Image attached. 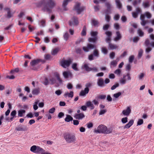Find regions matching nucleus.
<instances>
[{
  "instance_id": "obj_14",
  "label": "nucleus",
  "mask_w": 154,
  "mask_h": 154,
  "mask_svg": "<svg viewBox=\"0 0 154 154\" xmlns=\"http://www.w3.org/2000/svg\"><path fill=\"white\" fill-rule=\"evenodd\" d=\"M95 46L94 45L91 44H88L87 47H84L83 48V50L85 52L88 51L89 50L93 49L95 48Z\"/></svg>"
},
{
  "instance_id": "obj_24",
  "label": "nucleus",
  "mask_w": 154,
  "mask_h": 154,
  "mask_svg": "<svg viewBox=\"0 0 154 154\" xmlns=\"http://www.w3.org/2000/svg\"><path fill=\"white\" fill-rule=\"evenodd\" d=\"M151 0H146L143 2L142 5L144 8H148L150 6L149 2Z\"/></svg>"
},
{
  "instance_id": "obj_60",
  "label": "nucleus",
  "mask_w": 154,
  "mask_h": 154,
  "mask_svg": "<svg viewBox=\"0 0 154 154\" xmlns=\"http://www.w3.org/2000/svg\"><path fill=\"white\" fill-rule=\"evenodd\" d=\"M119 84L118 83H117L114 85H113L111 88V89L112 90H114L117 87L119 86Z\"/></svg>"
},
{
  "instance_id": "obj_23",
  "label": "nucleus",
  "mask_w": 154,
  "mask_h": 154,
  "mask_svg": "<svg viewBox=\"0 0 154 154\" xmlns=\"http://www.w3.org/2000/svg\"><path fill=\"white\" fill-rule=\"evenodd\" d=\"M97 84L99 86L101 87H104L105 86L104 80L102 78H100L98 79Z\"/></svg>"
},
{
  "instance_id": "obj_21",
  "label": "nucleus",
  "mask_w": 154,
  "mask_h": 154,
  "mask_svg": "<svg viewBox=\"0 0 154 154\" xmlns=\"http://www.w3.org/2000/svg\"><path fill=\"white\" fill-rule=\"evenodd\" d=\"M116 36L114 38V40L115 41L117 42L121 39L122 36L120 32L119 31L116 32Z\"/></svg>"
},
{
  "instance_id": "obj_58",
  "label": "nucleus",
  "mask_w": 154,
  "mask_h": 154,
  "mask_svg": "<svg viewBox=\"0 0 154 154\" xmlns=\"http://www.w3.org/2000/svg\"><path fill=\"white\" fill-rule=\"evenodd\" d=\"M134 56L133 55L130 56L128 59L129 62L130 63H132L134 58Z\"/></svg>"
},
{
  "instance_id": "obj_42",
  "label": "nucleus",
  "mask_w": 154,
  "mask_h": 154,
  "mask_svg": "<svg viewBox=\"0 0 154 154\" xmlns=\"http://www.w3.org/2000/svg\"><path fill=\"white\" fill-rule=\"evenodd\" d=\"M121 70L119 69H116L114 72V73L119 76H120L121 74Z\"/></svg>"
},
{
  "instance_id": "obj_46",
  "label": "nucleus",
  "mask_w": 154,
  "mask_h": 154,
  "mask_svg": "<svg viewBox=\"0 0 154 154\" xmlns=\"http://www.w3.org/2000/svg\"><path fill=\"white\" fill-rule=\"evenodd\" d=\"M77 64L76 63H74L72 64V68L74 70L76 71H79V69L77 67Z\"/></svg>"
},
{
  "instance_id": "obj_52",
  "label": "nucleus",
  "mask_w": 154,
  "mask_h": 154,
  "mask_svg": "<svg viewBox=\"0 0 154 154\" xmlns=\"http://www.w3.org/2000/svg\"><path fill=\"white\" fill-rule=\"evenodd\" d=\"M141 1V0H135L133 2V5L134 7H135L138 4H140Z\"/></svg>"
},
{
  "instance_id": "obj_50",
  "label": "nucleus",
  "mask_w": 154,
  "mask_h": 154,
  "mask_svg": "<svg viewBox=\"0 0 154 154\" xmlns=\"http://www.w3.org/2000/svg\"><path fill=\"white\" fill-rule=\"evenodd\" d=\"M49 81L51 82L50 83L51 85H53L56 83V80L54 78H52L49 79Z\"/></svg>"
},
{
  "instance_id": "obj_57",
  "label": "nucleus",
  "mask_w": 154,
  "mask_h": 154,
  "mask_svg": "<svg viewBox=\"0 0 154 154\" xmlns=\"http://www.w3.org/2000/svg\"><path fill=\"white\" fill-rule=\"evenodd\" d=\"M107 111L106 109H100L99 113V115H102L104 114Z\"/></svg>"
},
{
  "instance_id": "obj_5",
  "label": "nucleus",
  "mask_w": 154,
  "mask_h": 154,
  "mask_svg": "<svg viewBox=\"0 0 154 154\" xmlns=\"http://www.w3.org/2000/svg\"><path fill=\"white\" fill-rule=\"evenodd\" d=\"M112 130L110 128L108 129L106 126L103 125H100L97 129V133L109 134L111 133Z\"/></svg>"
},
{
  "instance_id": "obj_3",
  "label": "nucleus",
  "mask_w": 154,
  "mask_h": 154,
  "mask_svg": "<svg viewBox=\"0 0 154 154\" xmlns=\"http://www.w3.org/2000/svg\"><path fill=\"white\" fill-rule=\"evenodd\" d=\"M145 17L148 19H150L152 17V15L149 12H146L143 14H141L140 15V18L141 20L140 24L143 26H144L146 24L149 23L148 20H145Z\"/></svg>"
},
{
  "instance_id": "obj_62",
  "label": "nucleus",
  "mask_w": 154,
  "mask_h": 154,
  "mask_svg": "<svg viewBox=\"0 0 154 154\" xmlns=\"http://www.w3.org/2000/svg\"><path fill=\"white\" fill-rule=\"evenodd\" d=\"M91 35L93 37L96 38V31H91Z\"/></svg>"
},
{
  "instance_id": "obj_35",
  "label": "nucleus",
  "mask_w": 154,
  "mask_h": 154,
  "mask_svg": "<svg viewBox=\"0 0 154 154\" xmlns=\"http://www.w3.org/2000/svg\"><path fill=\"white\" fill-rule=\"evenodd\" d=\"M117 61L116 60H113L112 61H111L110 63V66L111 67L112 66H113L114 67L116 66L117 63V62L119 61V59L118 58L117 59Z\"/></svg>"
},
{
  "instance_id": "obj_15",
  "label": "nucleus",
  "mask_w": 154,
  "mask_h": 154,
  "mask_svg": "<svg viewBox=\"0 0 154 154\" xmlns=\"http://www.w3.org/2000/svg\"><path fill=\"white\" fill-rule=\"evenodd\" d=\"M105 34L107 36L105 39V41L106 42H110L112 35V32L109 31H106L105 32Z\"/></svg>"
},
{
  "instance_id": "obj_4",
  "label": "nucleus",
  "mask_w": 154,
  "mask_h": 154,
  "mask_svg": "<svg viewBox=\"0 0 154 154\" xmlns=\"http://www.w3.org/2000/svg\"><path fill=\"white\" fill-rule=\"evenodd\" d=\"M64 138L68 143H74L76 141V137L74 134L69 133H65L64 134Z\"/></svg>"
},
{
  "instance_id": "obj_38",
  "label": "nucleus",
  "mask_w": 154,
  "mask_h": 154,
  "mask_svg": "<svg viewBox=\"0 0 154 154\" xmlns=\"http://www.w3.org/2000/svg\"><path fill=\"white\" fill-rule=\"evenodd\" d=\"M83 68L86 71H90L92 69V68H90L86 64H85L83 66Z\"/></svg>"
},
{
  "instance_id": "obj_6",
  "label": "nucleus",
  "mask_w": 154,
  "mask_h": 154,
  "mask_svg": "<svg viewBox=\"0 0 154 154\" xmlns=\"http://www.w3.org/2000/svg\"><path fill=\"white\" fill-rule=\"evenodd\" d=\"M130 80L131 79V77L129 73H128L126 75H123V78L121 79L119 82L122 85L125 84L126 82V80Z\"/></svg>"
},
{
  "instance_id": "obj_28",
  "label": "nucleus",
  "mask_w": 154,
  "mask_h": 154,
  "mask_svg": "<svg viewBox=\"0 0 154 154\" xmlns=\"http://www.w3.org/2000/svg\"><path fill=\"white\" fill-rule=\"evenodd\" d=\"M45 150L39 146H37L35 153L36 154L42 153L45 152Z\"/></svg>"
},
{
  "instance_id": "obj_10",
  "label": "nucleus",
  "mask_w": 154,
  "mask_h": 154,
  "mask_svg": "<svg viewBox=\"0 0 154 154\" xmlns=\"http://www.w3.org/2000/svg\"><path fill=\"white\" fill-rule=\"evenodd\" d=\"M72 19V21H69V25L70 26L72 25L77 26L79 23L78 17L75 16H73Z\"/></svg>"
},
{
  "instance_id": "obj_63",
  "label": "nucleus",
  "mask_w": 154,
  "mask_h": 154,
  "mask_svg": "<svg viewBox=\"0 0 154 154\" xmlns=\"http://www.w3.org/2000/svg\"><path fill=\"white\" fill-rule=\"evenodd\" d=\"M106 97V95H100L98 96V99L104 100L105 99Z\"/></svg>"
},
{
  "instance_id": "obj_25",
  "label": "nucleus",
  "mask_w": 154,
  "mask_h": 154,
  "mask_svg": "<svg viewBox=\"0 0 154 154\" xmlns=\"http://www.w3.org/2000/svg\"><path fill=\"white\" fill-rule=\"evenodd\" d=\"M72 0H64L62 6L64 8V11L66 10V6L68 4V3L70 2Z\"/></svg>"
},
{
  "instance_id": "obj_11",
  "label": "nucleus",
  "mask_w": 154,
  "mask_h": 154,
  "mask_svg": "<svg viewBox=\"0 0 154 154\" xmlns=\"http://www.w3.org/2000/svg\"><path fill=\"white\" fill-rule=\"evenodd\" d=\"M45 62V60H43L40 59H37L32 60L30 63V65L32 66H34L40 62H41L42 63H44Z\"/></svg>"
},
{
  "instance_id": "obj_56",
  "label": "nucleus",
  "mask_w": 154,
  "mask_h": 154,
  "mask_svg": "<svg viewBox=\"0 0 154 154\" xmlns=\"http://www.w3.org/2000/svg\"><path fill=\"white\" fill-rule=\"evenodd\" d=\"M115 53L113 52H111L109 54V57L111 59H113L115 57Z\"/></svg>"
},
{
  "instance_id": "obj_41",
  "label": "nucleus",
  "mask_w": 154,
  "mask_h": 154,
  "mask_svg": "<svg viewBox=\"0 0 154 154\" xmlns=\"http://www.w3.org/2000/svg\"><path fill=\"white\" fill-rule=\"evenodd\" d=\"M101 51L105 55L107 54L108 52V50L106 47H103L102 48Z\"/></svg>"
},
{
  "instance_id": "obj_8",
  "label": "nucleus",
  "mask_w": 154,
  "mask_h": 154,
  "mask_svg": "<svg viewBox=\"0 0 154 154\" xmlns=\"http://www.w3.org/2000/svg\"><path fill=\"white\" fill-rule=\"evenodd\" d=\"M72 62L70 59L68 60H63L61 62V65L63 67L66 68L69 67Z\"/></svg>"
},
{
  "instance_id": "obj_59",
  "label": "nucleus",
  "mask_w": 154,
  "mask_h": 154,
  "mask_svg": "<svg viewBox=\"0 0 154 154\" xmlns=\"http://www.w3.org/2000/svg\"><path fill=\"white\" fill-rule=\"evenodd\" d=\"M121 92H118L117 93H116L114 94L113 96L115 98H117L119 97L121 95Z\"/></svg>"
},
{
  "instance_id": "obj_9",
  "label": "nucleus",
  "mask_w": 154,
  "mask_h": 154,
  "mask_svg": "<svg viewBox=\"0 0 154 154\" xmlns=\"http://www.w3.org/2000/svg\"><path fill=\"white\" fill-rule=\"evenodd\" d=\"M131 106H127L125 109L122 111V114L125 116H128L131 112Z\"/></svg>"
},
{
  "instance_id": "obj_44",
  "label": "nucleus",
  "mask_w": 154,
  "mask_h": 154,
  "mask_svg": "<svg viewBox=\"0 0 154 154\" xmlns=\"http://www.w3.org/2000/svg\"><path fill=\"white\" fill-rule=\"evenodd\" d=\"M137 33L140 37H143L144 35L143 32L140 29H139L137 31Z\"/></svg>"
},
{
  "instance_id": "obj_51",
  "label": "nucleus",
  "mask_w": 154,
  "mask_h": 154,
  "mask_svg": "<svg viewBox=\"0 0 154 154\" xmlns=\"http://www.w3.org/2000/svg\"><path fill=\"white\" fill-rule=\"evenodd\" d=\"M49 83V80L48 78L45 77L44 79V81L43 82V84L45 86L48 85Z\"/></svg>"
},
{
  "instance_id": "obj_31",
  "label": "nucleus",
  "mask_w": 154,
  "mask_h": 154,
  "mask_svg": "<svg viewBox=\"0 0 154 154\" xmlns=\"http://www.w3.org/2000/svg\"><path fill=\"white\" fill-rule=\"evenodd\" d=\"M66 117L65 119V121L67 122L72 121L73 120V118L70 115H66Z\"/></svg>"
},
{
  "instance_id": "obj_43",
  "label": "nucleus",
  "mask_w": 154,
  "mask_h": 154,
  "mask_svg": "<svg viewBox=\"0 0 154 154\" xmlns=\"http://www.w3.org/2000/svg\"><path fill=\"white\" fill-rule=\"evenodd\" d=\"M19 71V69L18 68H16L14 69L11 70L10 72V73L11 74H13L14 72L17 73Z\"/></svg>"
},
{
  "instance_id": "obj_16",
  "label": "nucleus",
  "mask_w": 154,
  "mask_h": 154,
  "mask_svg": "<svg viewBox=\"0 0 154 154\" xmlns=\"http://www.w3.org/2000/svg\"><path fill=\"white\" fill-rule=\"evenodd\" d=\"M141 13V10L140 8L139 7L137 8L136 9L135 12H132V15L133 17L134 18H136L138 17V15L139 14Z\"/></svg>"
},
{
  "instance_id": "obj_22",
  "label": "nucleus",
  "mask_w": 154,
  "mask_h": 154,
  "mask_svg": "<svg viewBox=\"0 0 154 154\" xmlns=\"http://www.w3.org/2000/svg\"><path fill=\"white\" fill-rule=\"evenodd\" d=\"M85 105L88 108H90L91 110L93 109L94 108V106L91 102L88 101L86 102Z\"/></svg>"
},
{
  "instance_id": "obj_18",
  "label": "nucleus",
  "mask_w": 154,
  "mask_h": 154,
  "mask_svg": "<svg viewBox=\"0 0 154 154\" xmlns=\"http://www.w3.org/2000/svg\"><path fill=\"white\" fill-rule=\"evenodd\" d=\"M63 75L65 79H68L69 77L72 78V75L71 72L69 71H65L63 72Z\"/></svg>"
},
{
  "instance_id": "obj_64",
  "label": "nucleus",
  "mask_w": 154,
  "mask_h": 154,
  "mask_svg": "<svg viewBox=\"0 0 154 154\" xmlns=\"http://www.w3.org/2000/svg\"><path fill=\"white\" fill-rule=\"evenodd\" d=\"M143 123V120L142 119H139L137 122V125H140Z\"/></svg>"
},
{
  "instance_id": "obj_17",
  "label": "nucleus",
  "mask_w": 154,
  "mask_h": 154,
  "mask_svg": "<svg viewBox=\"0 0 154 154\" xmlns=\"http://www.w3.org/2000/svg\"><path fill=\"white\" fill-rule=\"evenodd\" d=\"M74 118L76 119L79 120H82L85 117V115L83 113H81L79 114L75 113L74 115Z\"/></svg>"
},
{
  "instance_id": "obj_37",
  "label": "nucleus",
  "mask_w": 154,
  "mask_h": 154,
  "mask_svg": "<svg viewBox=\"0 0 154 154\" xmlns=\"http://www.w3.org/2000/svg\"><path fill=\"white\" fill-rule=\"evenodd\" d=\"M88 41L90 43H95L96 42V38L95 37H90L88 38Z\"/></svg>"
},
{
  "instance_id": "obj_1",
  "label": "nucleus",
  "mask_w": 154,
  "mask_h": 154,
  "mask_svg": "<svg viewBox=\"0 0 154 154\" xmlns=\"http://www.w3.org/2000/svg\"><path fill=\"white\" fill-rule=\"evenodd\" d=\"M35 5L38 8L43 7L42 10L50 14L52 12V9L55 6L56 3L53 0H41L36 3Z\"/></svg>"
},
{
  "instance_id": "obj_2",
  "label": "nucleus",
  "mask_w": 154,
  "mask_h": 154,
  "mask_svg": "<svg viewBox=\"0 0 154 154\" xmlns=\"http://www.w3.org/2000/svg\"><path fill=\"white\" fill-rule=\"evenodd\" d=\"M105 5L106 8V9L104 11V12L106 14L105 19L107 22H109L110 21L111 17L108 15L111 13L112 7L109 2H108L105 3Z\"/></svg>"
},
{
  "instance_id": "obj_40",
  "label": "nucleus",
  "mask_w": 154,
  "mask_h": 154,
  "mask_svg": "<svg viewBox=\"0 0 154 154\" xmlns=\"http://www.w3.org/2000/svg\"><path fill=\"white\" fill-rule=\"evenodd\" d=\"M26 111L24 110H20L18 111V116L22 117L23 114L25 113Z\"/></svg>"
},
{
  "instance_id": "obj_54",
  "label": "nucleus",
  "mask_w": 154,
  "mask_h": 154,
  "mask_svg": "<svg viewBox=\"0 0 154 154\" xmlns=\"http://www.w3.org/2000/svg\"><path fill=\"white\" fill-rule=\"evenodd\" d=\"M59 51V49L58 48H56L54 50L53 52L51 53L52 55H55L57 54Z\"/></svg>"
},
{
  "instance_id": "obj_33",
  "label": "nucleus",
  "mask_w": 154,
  "mask_h": 154,
  "mask_svg": "<svg viewBox=\"0 0 154 154\" xmlns=\"http://www.w3.org/2000/svg\"><path fill=\"white\" fill-rule=\"evenodd\" d=\"M116 7L119 9L122 8V5L119 0H115Z\"/></svg>"
},
{
  "instance_id": "obj_61",
  "label": "nucleus",
  "mask_w": 154,
  "mask_h": 154,
  "mask_svg": "<svg viewBox=\"0 0 154 154\" xmlns=\"http://www.w3.org/2000/svg\"><path fill=\"white\" fill-rule=\"evenodd\" d=\"M110 26L109 24H106L103 26V29L104 30H107L108 29Z\"/></svg>"
},
{
  "instance_id": "obj_45",
  "label": "nucleus",
  "mask_w": 154,
  "mask_h": 154,
  "mask_svg": "<svg viewBox=\"0 0 154 154\" xmlns=\"http://www.w3.org/2000/svg\"><path fill=\"white\" fill-rule=\"evenodd\" d=\"M63 36L64 39L66 41H67L69 37V35L68 32H67L65 33Z\"/></svg>"
},
{
  "instance_id": "obj_29",
  "label": "nucleus",
  "mask_w": 154,
  "mask_h": 154,
  "mask_svg": "<svg viewBox=\"0 0 154 154\" xmlns=\"http://www.w3.org/2000/svg\"><path fill=\"white\" fill-rule=\"evenodd\" d=\"M88 89L87 88H85L84 91L82 90L81 91L79 95L80 96H85L86 94L88 93Z\"/></svg>"
},
{
  "instance_id": "obj_20",
  "label": "nucleus",
  "mask_w": 154,
  "mask_h": 154,
  "mask_svg": "<svg viewBox=\"0 0 154 154\" xmlns=\"http://www.w3.org/2000/svg\"><path fill=\"white\" fill-rule=\"evenodd\" d=\"M17 111L16 110H13L11 111L10 114V116L11 117L10 118V120L12 121L13 120V119L17 117Z\"/></svg>"
},
{
  "instance_id": "obj_13",
  "label": "nucleus",
  "mask_w": 154,
  "mask_h": 154,
  "mask_svg": "<svg viewBox=\"0 0 154 154\" xmlns=\"http://www.w3.org/2000/svg\"><path fill=\"white\" fill-rule=\"evenodd\" d=\"M28 129L27 127L25 125H20L15 128V130L18 131H25Z\"/></svg>"
},
{
  "instance_id": "obj_19",
  "label": "nucleus",
  "mask_w": 154,
  "mask_h": 154,
  "mask_svg": "<svg viewBox=\"0 0 154 154\" xmlns=\"http://www.w3.org/2000/svg\"><path fill=\"white\" fill-rule=\"evenodd\" d=\"M4 10L7 11V14L6 17L7 18L9 19L13 17V14L11 13L10 8H4Z\"/></svg>"
},
{
  "instance_id": "obj_49",
  "label": "nucleus",
  "mask_w": 154,
  "mask_h": 154,
  "mask_svg": "<svg viewBox=\"0 0 154 154\" xmlns=\"http://www.w3.org/2000/svg\"><path fill=\"white\" fill-rule=\"evenodd\" d=\"M86 35V27L85 26H84L83 29L82 30V31L81 32V35L82 36H85Z\"/></svg>"
},
{
  "instance_id": "obj_7",
  "label": "nucleus",
  "mask_w": 154,
  "mask_h": 154,
  "mask_svg": "<svg viewBox=\"0 0 154 154\" xmlns=\"http://www.w3.org/2000/svg\"><path fill=\"white\" fill-rule=\"evenodd\" d=\"M80 4L78 3L74 7L76 11L78 14H80L85 9V7H80Z\"/></svg>"
},
{
  "instance_id": "obj_55",
  "label": "nucleus",
  "mask_w": 154,
  "mask_h": 154,
  "mask_svg": "<svg viewBox=\"0 0 154 154\" xmlns=\"http://www.w3.org/2000/svg\"><path fill=\"white\" fill-rule=\"evenodd\" d=\"M128 118L127 117H125L122 119L121 121L122 123L125 124L128 122Z\"/></svg>"
},
{
  "instance_id": "obj_12",
  "label": "nucleus",
  "mask_w": 154,
  "mask_h": 154,
  "mask_svg": "<svg viewBox=\"0 0 154 154\" xmlns=\"http://www.w3.org/2000/svg\"><path fill=\"white\" fill-rule=\"evenodd\" d=\"M145 46L147 48H146L145 51L146 53H149L152 50V48L149 47V40L148 38L146 39L144 42Z\"/></svg>"
},
{
  "instance_id": "obj_48",
  "label": "nucleus",
  "mask_w": 154,
  "mask_h": 154,
  "mask_svg": "<svg viewBox=\"0 0 154 154\" xmlns=\"http://www.w3.org/2000/svg\"><path fill=\"white\" fill-rule=\"evenodd\" d=\"M143 50L142 49H140L138 51V59H140L141 58L143 55Z\"/></svg>"
},
{
  "instance_id": "obj_30",
  "label": "nucleus",
  "mask_w": 154,
  "mask_h": 154,
  "mask_svg": "<svg viewBox=\"0 0 154 154\" xmlns=\"http://www.w3.org/2000/svg\"><path fill=\"white\" fill-rule=\"evenodd\" d=\"M109 43V46L110 50H113L116 49L118 48V46L116 45H114L110 42H107Z\"/></svg>"
},
{
  "instance_id": "obj_34",
  "label": "nucleus",
  "mask_w": 154,
  "mask_h": 154,
  "mask_svg": "<svg viewBox=\"0 0 154 154\" xmlns=\"http://www.w3.org/2000/svg\"><path fill=\"white\" fill-rule=\"evenodd\" d=\"M74 95V93L73 91H71L69 93L68 92H67L65 93L64 96L65 97H66L67 96H68L69 97L72 98L73 96Z\"/></svg>"
},
{
  "instance_id": "obj_47",
  "label": "nucleus",
  "mask_w": 154,
  "mask_h": 154,
  "mask_svg": "<svg viewBox=\"0 0 154 154\" xmlns=\"http://www.w3.org/2000/svg\"><path fill=\"white\" fill-rule=\"evenodd\" d=\"M37 146L33 145L30 148V151L34 153H35Z\"/></svg>"
},
{
  "instance_id": "obj_26",
  "label": "nucleus",
  "mask_w": 154,
  "mask_h": 154,
  "mask_svg": "<svg viewBox=\"0 0 154 154\" xmlns=\"http://www.w3.org/2000/svg\"><path fill=\"white\" fill-rule=\"evenodd\" d=\"M54 75L57 78V80L58 81L60 84H61L62 83V80L61 79L59 73L57 72H55L54 73Z\"/></svg>"
},
{
  "instance_id": "obj_53",
  "label": "nucleus",
  "mask_w": 154,
  "mask_h": 154,
  "mask_svg": "<svg viewBox=\"0 0 154 154\" xmlns=\"http://www.w3.org/2000/svg\"><path fill=\"white\" fill-rule=\"evenodd\" d=\"M39 102V100H37L35 102L33 106V109L34 110H36L38 108L37 104Z\"/></svg>"
},
{
  "instance_id": "obj_36",
  "label": "nucleus",
  "mask_w": 154,
  "mask_h": 154,
  "mask_svg": "<svg viewBox=\"0 0 154 154\" xmlns=\"http://www.w3.org/2000/svg\"><path fill=\"white\" fill-rule=\"evenodd\" d=\"M32 93L33 95H37L40 93L39 89H35L32 91Z\"/></svg>"
},
{
  "instance_id": "obj_39",
  "label": "nucleus",
  "mask_w": 154,
  "mask_h": 154,
  "mask_svg": "<svg viewBox=\"0 0 154 154\" xmlns=\"http://www.w3.org/2000/svg\"><path fill=\"white\" fill-rule=\"evenodd\" d=\"M145 73L143 72H141L138 75V79L139 80H142L145 75Z\"/></svg>"
},
{
  "instance_id": "obj_32",
  "label": "nucleus",
  "mask_w": 154,
  "mask_h": 154,
  "mask_svg": "<svg viewBox=\"0 0 154 154\" xmlns=\"http://www.w3.org/2000/svg\"><path fill=\"white\" fill-rule=\"evenodd\" d=\"M94 55L95 56H96V49L95 48L94 51V54H91L88 56V59L90 60H92L94 59Z\"/></svg>"
},
{
  "instance_id": "obj_27",
  "label": "nucleus",
  "mask_w": 154,
  "mask_h": 154,
  "mask_svg": "<svg viewBox=\"0 0 154 154\" xmlns=\"http://www.w3.org/2000/svg\"><path fill=\"white\" fill-rule=\"evenodd\" d=\"M134 120L133 119L131 120L128 123L126 124L124 126V129L129 128L134 123Z\"/></svg>"
}]
</instances>
